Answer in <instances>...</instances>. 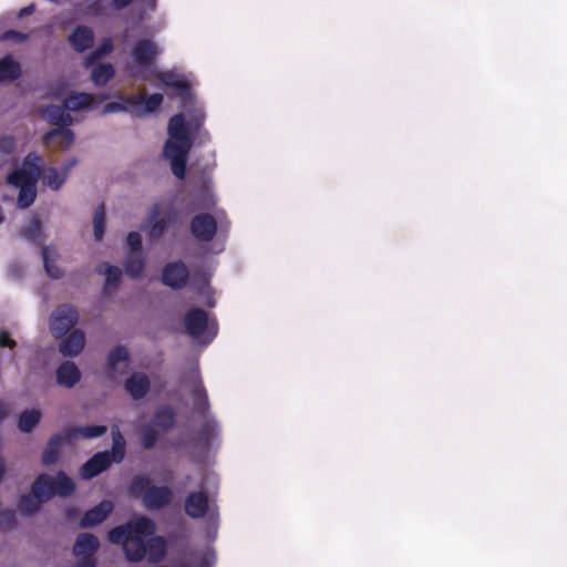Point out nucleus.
<instances>
[{
  "label": "nucleus",
  "instance_id": "f257e3e1",
  "mask_svg": "<svg viewBox=\"0 0 567 567\" xmlns=\"http://www.w3.org/2000/svg\"><path fill=\"white\" fill-rule=\"evenodd\" d=\"M155 523L145 516L120 525L109 532L110 543L122 545L127 560L138 563L147 558L151 563L161 561L166 553V542L155 535Z\"/></svg>",
  "mask_w": 567,
  "mask_h": 567
},
{
  "label": "nucleus",
  "instance_id": "f03ea898",
  "mask_svg": "<svg viewBox=\"0 0 567 567\" xmlns=\"http://www.w3.org/2000/svg\"><path fill=\"white\" fill-rule=\"evenodd\" d=\"M167 133L168 140L164 145L163 154L171 162L172 173L178 179H183L186 175L188 153L193 145L183 113H176L169 118Z\"/></svg>",
  "mask_w": 567,
  "mask_h": 567
},
{
  "label": "nucleus",
  "instance_id": "7ed1b4c3",
  "mask_svg": "<svg viewBox=\"0 0 567 567\" xmlns=\"http://www.w3.org/2000/svg\"><path fill=\"white\" fill-rule=\"evenodd\" d=\"M128 493L142 497L144 507L148 511H159L171 505L174 494L166 485H153L145 475H135L128 484Z\"/></svg>",
  "mask_w": 567,
  "mask_h": 567
},
{
  "label": "nucleus",
  "instance_id": "20e7f679",
  "mask_svg": "<svg viewBox=\"0 0 567 567\" xmlns=\"http://www.w3.org/2000/svg\"><path fill=\"white\" fill-rule=\"evenodd\" d=\"M177 218V213L172 206L163 212L162 203H155L147 214L143 229L150 240L156 241L176 224Z\"/></svg>",
  "mask_w": 567,
  "mask_h": 567
},
{
  "label": "nucleus",
  "instance_id": "39448f33",
  "mask_svg": "<svg viewBox=\"0 0 567 567\" xmlns=\"http://www.w3.org/2000/svg\"><path fill=\"white\" fill-rule=\"evenodd\" d=\"M41 157L35 153H30L23 161L21 168L14 169L7 177V183L18 188L37 185L41 177Z\"/></svg>",
  "mask_w": 567,
  "mask_h": 567
},
{
  "label": "nucleus",
  "instance_id": "423d86ee",
  "mask_svg": "<svg viewBox=\"0 0 567 567\" xmlns=\"http://www.w3.org/2000/svg\"><path fill=\"white\" fill-rule=\"evenodd\" d=\"M79 311L72 303L59 305L50 317V330L54 338L61 339L78 323Z\"/></svg>",
  "mask_w": 567,
  "mask_h": 567
},
{
  "label": "nucleus",
  "instance_id": "0eeeda50",
  "mask_svg": "<svg viewBox=\"0 0 567 567\" xmlns=\"http://www.w3.org/2000/svg\"><path fill=\"white\" fill-rule=\"evenodd\" d=\"M184 324L187 334L192 338L197 339L202 337L206 331L210 333V340L217 333L216 321H209L208 313L202 308H192L184 316Z\"/></svg>",
  "mask_w": 567,
  "mask_h": 567
},
{
  "label": "nucleus",
  "instance_id": "6e6552de",
  "mask_svg": "<svg viewBox=\"0 0 567 567\" xmlns=\"http://www.w3.org/2000/svg\"><path fill=\"white\" fill-rule=\"evenodd\" d=\"M190 233L200 243H209L217 233V220L208 213L195 215L190 220Z\"/></svg>",
  "mask_w": 567,
  "mask_h": 567
},
{
  "label": "nucleus",
  "instance_id": "1a4fd4ad",
  "mask_svg": "<svg viewBox=\"0 0 567 567\" xmlns=\"http://www.w3.org/2000/svg\"><path fill=\"white\" fill-rule=\"evenodd\" d=\"M189 279V270L187 266L182 261L167 262L162 270L161 280L163 285L178 290L186 286Z\"/></svg>",
  "mask_w": 567,
  "mask_h": 567
},
{
  "label": "nucleus",
  "instance_id": "9d476101",
  "mask_svg": "<svg viewBox=\"0 0 567 567\" xmlns=\"http://www.w3.org/2000/svg\"><path fill=\"white\" fill-rule=\"evenodd\" d=\"M131 55L140 68L146 69L153 64L158 55V48L152 40H137L132 48Z\"/></svg>",
  "mask_w": 567,
  "mask_h": 567
},
{
  "label": "nucleus",
  "instance_id": "9b49d317",
  "mask_svg": "<svg viewBox=\"0 0 567 567\" xmlns=\"http://www.w3.org/2000/svg\"><path fill=\"white\" fill-rule=\"evenodd\" d=\"M111 464L112 460L109 452H97L82 465L81 476L84 480H91L107 470Z\"/></svg>",
  "mask_w": 567,
  "mask_h": 567
},
{
  "label": "nucleus",
  "instance_id": "f8f14e48",
  "mask_svg": "<svg viewBox=\"0 0 567 567\" xmlns=\"http://www.w3.org/2000/svg\"><path fill=\"white\" fill-rule=\"evenodd\" d=\"M209 507V499L205 492H192L185 498V513L192 518H202Z\"/></svg>",
  "mask_w": 567,
  "mask_h": 567
},
{
  "label": "nucleus",
  "instance_id": "ddd939ff",
  "mask_svg": "<svg viewBox=\"0 0 567 567\" xmlns=\"http://www.w3.org/2000/svg\"><path fill=\"white\" fill-rule=\"evenodd\" d=\"M75 135L72 130L60 126L50 130L43 136V144L49 147L54 144L59 146L60 150L66 151L74 143Z\"/></svg>",
  "mask_w": 567,
  "mask_h": 567
},
{
  "label": "nucleus",
  "instance_id": "4468645a",
  "mask_svg": "<svg viewBox=\"0 0 567 567\" xmlns=\"http://www.w3.org/2000/svg\"><path fill=\"white\" fill-rule=\"evenodd\" d=\"M100 547L99 538L90 533H82L76 537L73 545V554L79 559L94 558Z\"/></svg>",
  "mask_w": 567,
  "mask_h": 567
},
{
  "label": "nucleus",
  "instance_id": "2eb2a0df",
  "mask_svg": "<svg viewBox=\"0 0 567 567\" xmlns=\"http://www.w3.org/2000/svg\"><path fill=\"white\" fill-rule=\"evenodd\" d=\"M65 104H50L40 110L42 117L51 125L69 126L73 123V117L68 112Z\"/></svg>",
  "mask_w": 567,
  "mask_h": 567
},
{
  "label": "nucleus",
  "instance_id": "dca6fc26",
  "mask_svg": "<svg viewBox=\"0 0 567 567\" xmlns=\"http://www.w3.org/2000/svg\"><path fill=\"white\" fill-rule=\"evenodd\" d=\"M113 508L112 502L102 501L100 504L85 512L81 518L80 526L87 528L101 524L113 512Z\"/></svg>",
  "mask_w": 567,
  "mask_h": 567
},
{
  "label": "nucleus",
  "instance_id": "f3484780",
  "mask_svg": "<svg viewBox=\"0 0 567 567\" xmlns=\"http://www.w3.org/2000/svg\"><path fill=\"white\" fill-rule=\"evenodd\" d=\"M151 388L150 379L145 373L134 372L124 383V389L133 400H141L146 396Z\"/></svg>",
  "mask_w": 567,
  "mask_h": 567
},
{
  "label": "nucleus",
  "instance_id": "a211bd4d",
  "mask_svg": "<svg viewBox=\"0 0 567 567\" xmlns=\"http://www.w3.org/2000/svg\"><path fill=\"white\" fill-rule=\"evenodd\" d=\"M69 42L74 51L82 53L91 49L94 44V32L87 25H78L69 35Z\"/></svg>",
  "mask_w": 567,
  "mask_h": 567
},
{
  "label": "nucleus",
  "instance_id": "6ab92c4d",
  "mask_svg": "<svg viewBox=\"0 0 567 567\" xmlns=\"http://www.w3.org/2000/svg\"><path fill=\"white\" fill-rule=\"evenodd\" d=\"M65 338L62 340L60 344V351L65 357H75L78 355L84 348L85 344V336L83 331L75 329L68 332Z\"/></svg>",
  "mask_w": 567,
  "mask_h": 567
},
{
  "label": "nucleus",
  "instance_id": "aec40b11",
  "mask_svg": "<svg viewBox=\"0 0 567 567\" xmlns=\"http://www.w3.org/2000/svg\"><path fill=\"white\" fill-rule=\"evenodd\" d=\"M81 379V372L76 364L72 361H65L61 363L56 369V382L58 384L71 389Z\"/></svg>",
  "mask_w": 567,
  "mask_h": 567
},
{
  "label": "nucleus",
  "instance_id": "412c9836",
  "mask_svg": "<svg viewBox=\"0 0 567 567\" xmlns=\"http://www.w3.org/2000/svg\"><path fill=\"white\" fill-rule=\"evenodd\" d=\"M54 478L49 474H40L34 481L31 492L32 495L40 499L48 502L54 495Z\"/></svg>",
  "mask_w": 567,
  "mask_h": 567
},
{
  "label": "nucleus",
  "instance_id": "4be33fe9",
  "mask_svg": "<svg viewBox=\"0 0 567 567\" xmlns=\"http://www.w3.org/2000/svg\"><path fill=\"white\" fill-rule=\"evenodd\" d=\"M64 439L66 440L65 434L62 433H55L51 436L42 454V463L45 466L58 462Z\"/></svg>",
  "mask_w": 567,
  "mask_h": 567
},
{
  "label": "nucleus",
  "instance_id": "5701e85b",
  "mask_svg": "<svg viewBox=\"0 0 567 567\" xmlns=\"http://www.w3.org/2000/svg\"><path fill=\"white\" fill-rule=\"evenodd\" d=\"M155 427H159L163 432H168L174 429L176 424V413L171 405H163L158 408L153 417Z\"/></svg>",
  "mask_w": 567,
  "mask_h": 567
},
{
  "label": "nucleus",
  "instance_id": "b1692460",
  "mask_svg": "<svg viewBox=\"0 0 567 567\" xmlns=\"http://www.w3.org/2000/svg\"><path fill=\"white\" fill-rule=\"evenodd\" d=\"M143 101V94L136 96H120V101L109 102L103 106L102 113L126 112L130 107L137 109Z\"/></svg>",
  "mask_w": 567,
  "mask_h": 567
},
{
  "label": "nucleus",
  "instance_id": "393cba45",
  "mask_svg": "<svg viewBox=\"0 0 567 567\" xmlns=\"http://www.w3.org/2000/svg\"><path fill=\"white\" fill-rule=\"evenodd\" d=\"M107 432L105 425H84L78 427H70L65 430V437L68 441H72L80 435L83 439H94L103 436Z\"/></svg>",
  "mask_w": 567,
  "mask_h": 567
},
{
  "label": "nucleus",
  "instance_id": "a878e982",
  "mask_svg": "<svg viewBox=\"0 0 567 567\" xmlns=\"http://www.w3.org/2000/svg\"><path fill=\"white\" fill-rule=\"evenodd\" d=\"M20 235L27 240L42 245L43 244V234H42V224L39 216L34 215L20 230Z\"/></svg>",
  "mask_w": 567,
  "mask_h": 567
},
{
  "label": "nucleus",
  "instance_id": "bb28decb",
  "mask_svg": "<svg viewBox=\"0 0 567 567\" xmlns=\"http://www.w3.org/2000/svg\"><path fill=\"white\" fill-rule=\"evenodd\" d=\"M192 396L195 412L200 416H206L209 411V401L207 391L200 380L192 389Z\"/></svg>",
  "mask_w": 567,
  "mask_h": 567
},
{
  "label": "nucleus",
  "instance_id": "cd10ccee",
  "mask_svg": "<svg viewBox=\"0 0 567 567\" xmlns=\"http://www.w3.org/2000/svg\"><path fill=\"white\" fill-rule=\"evenodd\" d=\"M155 78L164 87H173L182 95L188 94L190 91L189 83L178 80L172 72H156Z\"/></svg>",
  "mask_w": 567,
  "mask_h": 567
},
{
  "label": "nucleus",
  "instance_id": "c85d7f7f",
  "mask_svg": "<svg viewBox=\"0 0 567 567\" xmlns=\"http://www.w3.org/2000/svg\"><path fill=\"white\" fill-rule=\"evenodd\" d=\"M115 75L111 63H97L92 68L91 80L96 86H104Z\"/></svg>",
  "mask_w": 567,
  "mask_h": 567
},
{
  "label": "nucleus",
  "instance_id": "c756f323",
  "mask_svg": "<svg viewBox=\"0 0 567 567\" xmlns=\"http://www.w3.org/2000/svg\"><path fill=\"white\" fill-rule=\"evenodd\" d=\"M21 75V68L11 55H6L0 59V82L13 81Z\"/></svg>",
  "mask_w": 567,
  "mask_h": 567
},
{
  "label": "nucleus",
  "instance_id": "7c9ffc66",
  "mask_svg": "<svg viewBox=\"0 0 567 567\" xmlns=\"http://www.w3.org/2000/svg\"><path fill=\"white\" fill-rule=\"evenodd\" d=\"M93 96L90 93L72 92L65 100V107L70 111H79L92 106Z\"/></svg>",
  "mask_w": 567,
  "mask_h": 567
},
{
  "label": "nucleus",
  "instance_id": "2f4dec72",
  "mask_svg": "<svg viewBox=\"0 0 567 567\" xmlns=\"http://www.w3.org/2000/svg\"><path fill=\"white\" fill-rule=\"evenodd\" d=\"M41 175L43 184L52 190H59L68 178L62 171L59 172L55 167L42 169Z\"/></svg>",
  "mask_w": 567,
  "mask_h": 567
},
{
  "label": "nucleus",
  "instance_id": "473e14b6",
  "mask_svg": "<svg viewBox=\"0 0 567 567\" xmlns=\"http://www.w3.org/2000/svg\"><path fill=\"white\" fill-rule=\"evenodd\" d=\"M219 431V426L216 421L207 420L204 422L199 429L197 441L198 443L207 449L210 445L212 440H214Z\"/></svg>",
  "mask_w": 567,
  "mask_h": 567
},
{
  "label": "nucleus",
  "instance_id": "72a5a7b5",
  "mask_svg": "<svg viewBox=\"0 0 567 567\" xmlns=\"http://www.w3.org/2000/svg\"><path fill=\"white\" fill-rule=\"evenodd\" d=\"M53 487L54 495L68 497L74 492L75 484L64 472L59 471L54 478Z\"/></svg>",
  "mask_w": 567,
  "mask_h": 567
},
{
  "label": "nucleus",
  "instance_id": "f704fd0d",
  "mask_svg": "<svg viewBox=\"0 0 567 567\" xmlns=\"http://www.w3.org/2000/svg\"><path fill=\"white\" fill-rule=\"evenodd\" d=\"M99 272H104L105 275V282L103 290L106 291L110 288H113L117 286L120 282L122 270L117 266H112L109 264H101L97 267Z\"/></svg>",
  "mask_w": 567,
  "mask_h": 567
},
{
  "label": "nucleus",
  "instance_id": "c9c22d12",
  "mask_svg": "<svg viewBox=\"0 0 567 567\" xmlns=\"http://www.w3.org/2000/svg\"><path fill=\"white\" fill-rule=\"evenodd\" d=\"M112 441L111 460L112 462L121 463L125 456V439L117 427L112 430Z\"/></svg>",
  "mask_w": 567,
  "mask_h": 567
},
{
  "label": "nucleus",
  "instance_id": "e433bc0d",
  "mask_svg": "<svg viewBox=\"0 0 567 567\" xmlns=\"http://www.w3.org/2000/svg\"><path fill=\"white\" fill-rule=\"evenodd\" d=\"M125 274L133 278L137 279L142 276L145 269V261L142 255H130L127 256L124 264Z\"/></svg>",
  "mask_w": 567,
  "mask_h": 567
},
{
  "label": "nucleus",
  "instance_id": "4c0bfd02",
  "mask_svg": "<svg viewBox=\"0 0 567 567\" xmlns=\"http://www.w3.org/2000/svg\"><path fill=\"white\" fill-rule=\"evenodd\" d=\"M41 413L38 410H27L21 413L18 426L22 432H31L33 427L40 422Z\"/></svg>",
  "mask_w": 567,
  "mask_h": 567
},
{
  "label": "nucleus",
  "instance_id": "58836bf2",
  "mask_svg": "<svg viewBox=\"0 0 567 567\" xmlns=\"http://www.w3.org/2000/svg\"><path fill=\"white\" fill-rule=\"evenodd\" d=\"M159 434L156 430V427L148 423L142 426L141 429V444L143 449L145 450H152L157 441H158Z\"/></svg>",
  "mask_w": 567,
  "mask_h": 567
},
{
  "label": "nucleus",
  "instance_id": "ea45409f",
  "mask_svg": "<svg viewBox=\"0 0 567 567\" xmlns=\"http://www.w3.org/2000/svg\"><path fill=\"white\" fill-rule=\"evenodd\" d=\"M45 503L44 501H40L35 498L33 495H21L18 502L19 511L24 515H32L39 511L40 505Z\"/></svg>",
  "mask_w": 567,
  "mask_h": 567
},
{
  "label": "nucleus",
  "instance_id": "a19ab883",
  "mask_svg": "<svg viewBox=\"0 0 567 567\" xmlns=\"http://www.w3.org/2000/svg\"><path fill=\"white\" fill-rule=\"evenodd\" d=\"M130 359L128 351L124 346L114 347L107 355V365L110 369L115 370L117 363L126 362Z\"/></svg>",
  "mask_w": 567,
  "mask_h": 567
},
{
  "label": "nucleus",
  "instance_id": "79ce46f5",
  "mask_svg": "<svg viewBox=\"0 0 567 567\" xmlns=\"http://www.w3.org/2000/svg\"><path fill=\"white\" fill-rule=\"evenodd\" d=\"M19 195L17 204L20 208L30 207L37 197V185H30L27 187L19 188Z\"/></svg>",
  "mask_w": 567,
  "mask_h": 567
},
{
  "label": "nucleus",
  "instance_id": "37998d69",
  "mask_svg": "<svg viewBox=\"0 0 567 567\" xmlns=\"http://www.w3.org/2000/svg\"><path fill=\"white\" fill-rule=\"evenodd\" d=\"M93 228L95 240L100 241L103 238L105 228V209L103 204L100 205L94 213Z\"/></svg>",
  "mask_w": 567,
  "mask_h": 567
},
{
  "label": "nucleus",
  "instance_id": "c03bdc74",
  "mask_svg": "<svg viewBox=\"0 0 567 567\" xmlns=\"http://www.w3.org/2000/svg\"><path fill=\"white\" fill-rule=\"evenodd\" d=\"M41 255L47 274L53 279L61 278L63 276V271L54 264L53 260L50 259V248L42 247Z\"/></svg>",
  "mask_w": 567,
  "mask_h": 567
},
{
  "label": "nucleus",
  "instance_id": "a18cd8bd",
  "mask_svg": "<svg viewBox=\"0 0 567 567\" xmlns=\"http://www.w3.org/2000/svg\"><path fill=\"white\" fill-rule=\"evenodd\" d=\"M163 100H164V96L161 93H153L146 97L143 95V101H142L141 105L142 104L144 105V110L137 111V114L143 115L145 113L155 112L163 103Z\"/></svg>",
  "mask_w": 567,
  "mask_h": 567
},
{
  "label": "nucleus",
  "instance_id": "49530a36",
  "mask_svg": "<svg viewBox=\"0 0 567 567\" xmlns=\"http://www.w3.org/2000/svg\"><path fill=\"white\" fill-rule=\"evenodd\" d=\"M113 50V43L111 39H105L99 48H96L93 52H91L85 59V65L91 66L95 62V60L102 58L111 53Z\"/></svg>",
  "mask_w": 567,
  "mask_h": 567
},
{
  "label": "nucleus",
  "instance_id": "de8ad7c7",
  "mask_svg": "<svg viewBox=\"0 0 567 567\" xmlns=\"http://www.w3.org/2000/svg\"><path fill=\"white\" fill-rule=\"evenodd\" d=\"M17 525L16 514L12 509H0V529H12Z\"/></svg>",
  "mask_w": 567,
  "mask_h": 567
},
{
  "label": "nucleus",
  "instance_id": "09e8293b",
  "mask_svg": "<svg viewBox=\"0 0 567 567\" xmlns=\"http://www.w3.org/2000/svg\"><path fill=\"white\" fill-rule=\"evenodd\" d=\"M127 246L130 247L132 255L142 252V236L137 231L128 233L126 237Z\"/></svg>",
  "mask_w": 567,
  "mask_h": 567
},
{
  "label": "nucleus",
  "instance_id": "8fccbe9b",
  "mask_svg": "<svg viewBox=\"0 0 567 567\" xmlns=\"http://www.w3.org/2000/svg\"><path fill=\"white\" fill-rule=\"evenodd\" d=\"M16 140L13 136H1L0 137V154L8 155L16 150Z\"/></svg>",
  "mask_w": 567,
  "mask_h": 567
},
{
  "label": "nucleus",
  "instance_id": "3c124183",
  "mask_svg": "<svg viewBox=\"0 0 567 567\" xmlns=\"http://www.w3.org/2000/svg\"><path fill=\"white\" fill-rule=\"evenodd\" d=\"M29 35L27 33L16 31V30H8L2 33L1 40L3 41H13L17 43H22L27 41Z\"/></svg>",
  "mask_w": 567,
  "mask_h": 567
},
{
  "label": "nucleus",
  "instance_id": "603ef678",
  "mask_svg": "<svg viewBox=\"0 0 567 567\" xmlns=\"http://www.w3.org/2000/svg\"><path fill=\"white\" fill-rule=\"evenodd\" d=\"M17 342L10 337V333L6 330L0 332V347L13 349Z\"/></svg>",
  "mask_w": 567,
  "mask_h": 567
},
{
  "label": "nucleus",
  "instance_id": "864d4df0",
  "mask_svg": "<svg viewBox=\"0 0 567 567\" xmlns=\"http://www.w3.org/2000/svg\"><path fill=\"white\" fill-rule=\"evenodd\" d=\"M133 2V0H112L111 7L115 10H121L126 8Z\"/></svg>",
  "mask_w": 567,
  "mask_h": 567
},
{
  "label": "nucleus",
  "instance_id": "5fc2aeb1",
  "mask_svg": "<svg viewBox=\"0 0 567 567\" xmlns=\"http://www.w3.org/2000/svg\"><path fill=\"white\" fill-rule=\"evenodd\" d=\"M78 164V159L76 158H71L69 159L68 162H65L61 168V171L65 174V176L68 177L69 176V173L71 172V169Z\"/></svg>",
  "mask_w": 567,
  "mask_h": 567
},
{
  "label": "nucleus",
  "instance_id": "6e6d98bb",
  "mask_svg": "<svg viewBox=\"0 0 567 567\" xmlns=\"http://www.w3.org/2000/svg\"><path fill=\"white\" fill-rule=\"evenodd\" d=\"M35 11V4L34 3H31L24 8H22L19 13H18V17L19 18H23L25 16H30L32 14L33 12Z\"/></svg>",
  "mask_w": 567,
  "mask_h": 567
},
{
  "label": "nucleus",
  "instance_id": "4d7b16f0",
  "mask_svg": "<svg viewBox=\"0 0 567 567\" xmlns=\"http://www.w3.org/2000/svg\"><path fill=\"white\" fill-rule=\"evenodd\" d=\"M76 567H96L94 558L79 559Z\"/></svg>",
  "mask_w": 567,
  "mask_h": 567
},
{
  "label": "nucleus",
  "instance_id": "13d9d810",
  "mask_svg": "<svg viewBox=\"0 0 567 567\" xmlns=\"http://www.w3.org/2000/svg\"><path fill=\"white\" fill-rule=\"evenodd\" d=\"M8 415V405L0 401V422Z\"/></svg>",
  "mask_w": 567,
  "mask_h": 567
},
{
  "label": "nucleus",
  "instance_id": "bf43d9fd",
  "mask_svg": "<svg viewBox=\"0 0 567 567\" xmlns=\"http://www.w3.org/2000/svg\"><path fill=\"white\" fill-rule=\"evenodd\" d=\"M106 0H87L89 7L100 6Z\"/></svg>",
  "mask_w": 567,
  "mask_h": 567
},
{
  "label": "nucleus",
  "instance_id": "052dcab7",
  "mask_svg": "<svg viewBox=\"0 0 567 567\" xmlns=\"http://www.w3.org/2000/svg\"><path fill=\"white\" fill-rule=\"evenodd\" d=\"M148 9L154 10L156 7V0H145Z\"/></svg>",
  "mask_w": 567,
  "mask_h": 567
},
{
  "label": "nucleus",
  "instance_id": "680f3d73",
  "mask_svg": "<svg viewBox=\"0 0 567 567\" xmlns=\"http://www.w3.org/2000/svg\"><path fill=\"white\" fill-rule=\"evenodd\" d=\"M4 465L3 463L0 461V481L2 480L3 475H4Z\"/></svg>",
  "mask_w": 567,
  "mask_h": 567
},
{
  "label": "nucleus",
  "instance_id": "e2e57ef3",
  "mask_svg": "<svg viewBox=\"0 0 567 567\" xmlns=\"http://www.w3.org/2000/svg\"><path fill=\"white\" fill-rule=\"evenodd\" d=\"M72 514H73V509L72 508L66 509V515L68 516H71Z\"/></svg>",
  "mask_w": 567,
  "mask_h": 567
},
{
  "label": "nucleus",
  "instance_id": "0e129e2a",
  "mask_svg": "<svg viewBox=\"0 0 567 567\" xmlns=\"http://www.w3.org/2000/svg\"><path fill=\"white\" fill-rule=\"evenodd\" d=\"M203 121H204V116H203V115H200V117H199V118H197L198 125H199Z\"/></svg>",
  "mask_w": 567,
  "mask_h": 567
}]
</instances>
